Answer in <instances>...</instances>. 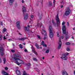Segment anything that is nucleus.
I'll use <instances>...</instances> for the list:
<instances>
[{
	"mask_svg": "<svg viewBox=\"0 0 75 75\" xmlns=\"http://www.w3.org/2000/svg\"><path fill=\"white\" fill-rule=\"evenodd\" d=\"M52 26L50 25L49 26V31L50 32L49 36L50 38H52L54 37V35H53V33H52Z\"/></svg>",
	"mask_w": 75,
	"mask_h": 75,
	"instance_id": "1",
	"label": "nucleus"
},
{
	"mask_svg": "<svg viewBox=\"0 0 75 75\" xmlns=\"http://www.w3.org/2000/svg\"><path fill=\"white\" fill-rule=\"evenodd\" d=\"M43 29H42V35H44L45 37L43 38V40H46L47 38V33H46V31H45V30H44V25L42 26Z\"/></svg>",
	"mask_w": 75,
	"mask_h": 75,
	"instance_id": "2",
	"label": "nucleus"
},
{
	"mask_svg": "<svg viewBox=\"0 0 75 75\" xmlns=\"http://www.w3.org/2000/svg\"><path fill=\"white\" fill-rule=\"evenodd\" d=\"M69 53H63L62 54V56L60 57L63 60H67V56L68 55Z\"/></svg>",
	"mask_w": 75,
	"mask_h": 75,
	"instance_id": "3",
	"label": "nucleus"
},
{
	"mask_svg": "<svg viewBox=\"0 0 75 75\" xmlns=\"http://www.w3.org/2000/svg\"><path fill=\"white\" fill-rule=\"evenodd\" d=\"M15 56L14 57V59L15 61H16L15 62L16 64H18V60H20L19 58H18L19 57V56L18 54H15Z\"/></svg>",
	"mask_w": 75,
	"mask_h": 75,
	"instance_id": "4",
	"label": "nucleus"
},
{
	"mask_svg": "<svg viewBox=\"0 0 75 75\" xmlns=\"http://www.w3.org/2000/svg\"><path fill=\"white\" fill-rule=\"evenodd\" d=\"M4 50H5L3 47H0V54L1 56H3V55L4 54Z\"/></svg>",
	"mask_w": 75,
	"mask_h": 75,
	"instance_id": "5",
	"label": "nucleus"
},
{
	"mask_svg": "<svg viewBox=\"0 0 75 75\" xmlns=\"http://www.w3.org/2000/svg\"><path fill=\"white\" fill-rule=\"evenodd\" d=\"M56 23L57 24V26L58 27V25L60 24V19L59 18L58 14H57L56 16Z\"/></svg>",
	"mask_w": 75,
	"mask_h": 75,
	"instance_id": "6",
	"label": "nucleus"
},
{
	"mask_svg": "<svg viewBox=\"0 0 75 75\" xmlns=\"http://www.w3.org/2000/svg\"><path fill=\"white\" fill-rule=\"evenodd\" d=\"M71 10L70 9L68 8L65 11V13L64 14L65 16H68V15H69L70 14V13H71Z\"/></svg>",
	"mask_w": 75,
	"mask_h": 75,
	"instance_id": "7",
	"label": "nucleus"
},
{
	"mask_svg": "<svg viewBox=\"0 0 75 75\" xmlns=\"http://www.w3.org/2000/svg\"><path fill=\"white\" fill-rule=\"evenodd\" d=\"M62 28L63 33L64 34H65L66 33V26L65 25L63 26Z\"/></svg>",
	"mask_w": 75,
	"mask_h": 75,
	"instance_id": "8",
	"label": "nucleus"
},
{
	"mask_svg": "<svg viewBox=\"0 0 75 75\" xmlns=\"http://www.w3.org/2000/svg\"><path fill=\"white\" fill-rule=\"evenodd\" d=\"M20 21H18L16 22V27L18 30H20V28H21V27L20 26Z\"/></svg>",
	"mask_w": 75,
	"mask_h": 75,
	"instance_id": "9",
	"label": "nucleus"
},
{
	"mask_svg": "<svg viewBox=\"0 0 75 75\" xmlns=\"http://www.w3.org/2000/svg\"><path fill=\"white\" fill-rule=\"evenodd\" d=\"M22 11L23 12V15H25V13H26V11H27V9L25 7L23 6L22 8Z\"/></svg>",
	"mask_w": 75,
	"mask_h": 75,
	"instance_id": "10",
	"label": "nucleus"
},
{
	"mask_svg": "<svg viewBox=\"0 0 75 75\" xmlns=\"http://www.w3.org/2000/svg\"><path fill=\"white\" fill-rule=\"evenodd\" d=\"M59 45L58 47V49H60L61 47V45H62V43H61V38H60V39L59 41Z\"/></svg>",
	"mask_w": 75,
	"mask_h": 75,
	"instance_id": "11",
	"label": "nucleus"
},
{
	"mask_svg": "<svg viewBox=\"0 0 75 75\" xmlns=\"http://www.w3.org/2000/svg\"><path fill=\"white\" fill-rule=\"evenodd\" d=\"M28 14L27 13H25V14L24 15V16H25L24 17V20H26L28 18Z\"/></svg>",
	"mask_w": 75,
	"mask_h": 75,
	"instance_id": "12",
	"label": "nucleus"
},
{
	"mask_svg": "<svg viewBox=\"0 0 75 75\" xmlns=\"http://www.w3.org/2000/svg\"><path fill=\"white\" fill-rule=\"evenodd\" d=\"M14 2V0H9V4L10 6L13 5V3Z\"/></svg>",
	"mask_w": 75,
	"mask_h": 75,
	"instance_id": "13",
	"label": "nucleus"
},
{
	"mask_svg": "<svg viewBox=\"0 0 75 75\" xmlns=\"http://www.w3.org/2000/svg\"><path fill=\"white\" fill-rule=\"evenodd\" d=\"M32 52H33V53H34L35 54H36V55H37V53L35 52V49H34V48L33 47V46H32Z\"/></svg>",
	"mask_w": 75,
	"mask_h": 75,
	"instance_id": "14",
	"label": "nucleus"
},
{
	"mask_svg": "<svg viewBox=\"0 0 75 75\" xmlns=\"http://www.w3.org/2000/svg\"><path fill=\"white\" fill-rule=\"evenodd\" d=\"M16 73L17 75H21V72L18 69L16 70Z\"/></svg>",
	"mask_w": 75,
	"mask_h": 75,
	"instance_id": "15",
	"label": "nucleus"
},
{
	"mask_svg": "<svg viewBox=\"0 0 75 75\" xmlns=\"http://www.w3.org/2000/svg\"><path fill=\"white\" fill-rule=\"evenodd\" d=\"M2 73L3 75H8V74L5 71H2Z\"/></svg>",
	"mask_w": 75,
	"mask_h": 75,
	"instance_id": "16",
	"label": "nucleus"
},
{
	"mask_svg": "<svg viewBox=\"0 0 75 75\" xmlns=\"http://www.w3.org/2000/svg\"><path fill=\"white\" fill-rule=\"evenodd\" d=\"M19 60L21 62H20V63L18 62V64H17L18 65H19V64H24V62L23 61H21V60L20 59V60Z\"/></svg>",
	"mask_w": 75,
	"mask_h": 75,
	"instance_id": "17",
	"label": "nucleus"
},
{
	"mask_svg": "<svg viewBox=\"0 0 75 75\" xmlns=\"http://www.w3.org/2000/svg\"><path fill=\"white\" fill-rule=\"evenodd\" d=\"M62 74L63 75H68L65 71H63Z\"/></svg>",
	"mask_w": 75,
	"mask_h": 75,
	"instance_id": "18",
	"label": "nucleus"
},
{
	"mask_svg": "<svg viewBox=\"0 0 75 75\" xmlns=\"http://www.w3.org/2000/svg\"><path fill=\"white\" fill-rule=\"evenodd\" d=\"M25 30H26V32L27 31H29V29L28 28V27H24Z\"/></svg>",
	"mask_w": 75,
	"mask_h": 75,
	"instance_id": "19",
	"label": "nucleus"
},
{
	"mask_svg": "<svg viewBox=\"0 0 75 75\" xmlns=\"http://www.w3.org/2000/svg\"><path fill=\"white\" fill-rule=\"evenodd\" d=\"M25 39H26V38H23L19 39V40H21V41H24L25 40Z\"/></svg>",
	"mask_w": 75,
	"mask_h": 75,
	"instance_id": "20",
	"label": "nucleus"
},
{
	"mask_svg": "<svg viewBox=\"0 0 75 75\" xmlns=\"http://www.w3.org/2000/svg\"><path fill=\"white\" fill-rule=\"evenodd\" d=\"M33 61H36V62H37L38 61V60H37V58H33Z\"/></svg>",
	"mask_w": 75,
	"mask_h": 75,
	"instance_id": "21",
	"label": "nucleus"
},
{
	"mask_svg": "<svg viewBox=\"0 0 75 75\" xmlns=\"http://www.w3.org/2000/svg\"><path fill=\"white\" fill-rule=\"evenodd\" d=\"M35 45L36 47L38 48V49H39V46H38V44L36 43L35 44Z\"/></svg>",
	"mask_w": 75,
	"mask_h": 75,
	"instance_id": "22",
	"label": "nucleus"
},
{
	"mask_svg": "<svg viewBox=\"0 0 75 75\" xmlns=\"http://www.w3.org/2000/svg\"><path fill=\"white\" fill-rule=\"evenodd\" d=\"M3 60L4 61V64L5 63H6V59L5 58H4L3 59Z\"/></svg>",
	"mask_w": 75,
	"mask_h": 75,
	"instance_id": "23",
	"label": "nucleus"
},
{
	"mask_svg": "<svg viewBox=\"0 0 75 75\" xmlns=\"http://www.w3.org/2000/svg\"><path fill=\"white\" fill-rule=\"evenodd\" d=\"M37 25H38V26H40V27H41L42 26V24L41 23H38L37 24Z\"/></svg>",
	"mask_w": 75,
	"mask_h": 75,
	"instance_id": "24",
	"label": "nucleus"
},
{
	"mask_svg": "<svg viewBox=\"0 0 75 75\" xmlns=\"http://www.w3.org/2000/svg\"><path fill=\"white\" fill-rule=\"evenodd\" d=\"M49 6H52V3H51V2L50 1L49 2Z\"/></svg>",
	"mask_w": 75,
	"mask_h": 75,
	"instance_id": "25",
	"label": "nucleus"
},
{
	"mask_svg": "<svg viewBox=\"0 0 75 75\" xmlns=\"http://www.w3.org/2000/svg\"><path fill=\"white\" fill-rule=\"evenodd\" d=\"M71 43L69 42H67L65 43L66 45H70Z\"/></svg>",
	"mask_w": 75,
	"mask_h": 75,
	"instance_id": "26",
	"label": "nucleus"
},
{
	"mask_svg": "<svg viewBox=\"0 0 75 75\" xmlns=\"http://www.w3.org/2000/svg\"><path fill=\"white\" fill-rule=\"evenodd\" d=\"M67 50L68 51H70V48L69 47H67Z\"/></svg>",
	"mask_w": 75,
	"mask_h": 75,
	"instance_id": "27",
	"label": "nucleus"
},
{
	"mask_svg": "<svg viewBox=\"0 0 75 75\" xmlns=\"http://www.w3.org/2000/svg\"><path fill=\"white\" fill-rule=\"evenodd\" d=\"M2 38H3V36H2V35H0V40H2Z\"/></svg>",
	"mask_w": 75,
	"mask_h": 75,
	"instance_id": "28",
	"label": "nucleus"
},
{
	"mask_svg": "<svg viewBox=\"0 0 75 75\" xmlns=\"http://www.w3.org/2000/svg\"><path fill=\"white\" fill-rule=\"evenodd\" d=\"M19 47L20 48H23V46H22V45H21L20 44L19 45Z\"/></svg>",
	"mask_w": 75,
	"mask_h": 75,
	"instance_id": "29",
	"label": "nucleus"
},
{
	"mask_svg": "<svg viewBox=\"0 0 75 75\" xmlns=\"http://www.w3.org/2000/svg\"><path fill=\"white\" fill-rule=\"evenodd\" d=\"M43 47H47V45L46 44L44 43V44L42 45Z\"/></svg>",
	"mask_w": 75,
	"mask_h": 75,
	"instance_id": "30",
	"label": "nucleus"
},
{
	"mask_svg": "<svg viewBox=\"0 0 75 75\" xmlns=\"http://www.w3.org/2000/svg\"><path fill=\"white\" fill-rule=\"evenodd\" d=\"M25 72V71H24L23 73V75H27V73H24Z\"/></svg>",
	"mask_w": 75,
	"mask_h": 75,
	"instance_id": "31",
	"label": "nucleus"
},
{
	"mask_svg": "<svg viewBox=\"0 0 75 75\" xmlns=\"http://www.w3.org/2000/svg\"><path fill=\"white\" fill-rule=\"evenodd\" d=\"M46 53H49V50H46V51L45 52Z\"/></svg>",
	"mask_w": 75,
	"mask_h": 75,
	"instance_id": "32",
	"label": "nucleus"
},
{
	"mask_svg": "<svg viewBox=\"0 0 75 75\" xmlns=\"http://www.w3.org/2000/svg\"><path fill=\"white\" fill-rule=\"evenodd\" d=\"M27 66H28V67H30L31 65V64L30 63H28L26 64Z\"/></svg>",
	"mask_w": 75,
	"mask_h": 75,
	"instance_id": "33",
	"label": "nucleus"
},
{
	"mask_svg": "<svg viewBox=\"0 0 75 75\" xmlns=\"http://www.w3.org/2000/svg\"><path fill=\"white\" fill-rule=\"evenodd\" d=\"M57 37H59V32H57Z\"/></svg>",
	"mask_w": 75,
	"mask_h": 75,
	"instance_id": "34",
	"label": "nucleus"
},
{
	"mask_svg": "<svg viewBox=\"0 0 75 75\" xmlns=\"http://www.w3.org/2000/svg\"><path fill=\"white\" fill-rule=\"evenodd\" d=\"M3 31L4 32H6V28H4L3 29Z\"/></svg>",
	"mask_w": 75,
	"mask_h": 75,
	"instance_id": "35",
	"label": "nucleus"
},
{
	"mask_svg": "<svg viewBox=\"0 0 75 75\" xmlns=\"http://www.w3.org/2000/svg\"><path fill=\"white\" fill-rule=\"evenodd\" d=\"M44 44V42L43 41H42L41 43V45H43Z\"/></svg>",
	"mask_w": 75,
	"mask_h": 75,
	"instance_id": "36",
	"label": "nucleus"
},
{
	"mask_svg": "<svg viewBox=\"0 0 75 75\" xmlns=\"http://www.w3.org/2000/svg\"><path fill=\"white\" fill-rule=\"evenodd\" d=\"M37 37L38 38H39V39H40L41 38L40 36L39 35H37Z\"/></svg>",
	"mask_w": 75,
	"mask_h": 75,
	"instance_id": "37",
	"label": "nucleus"
},
{
	"mask_svg": "<svg viewBox=\"0 0 75 75\" xmlns=\"http://www.w3.org/2000/svg\"><path fill=\"white\" fill-rule=\"evenodd\" d=\"M30 17L31 18H34V16H33V15H31L30 16Z\"/></svg>",
	"mask_w": 75,
	"mask_h": 75,
	"instance_id": "38",
	"label": "nucleus"
},
{
	"mask_svg": "<svg viewBox=\"0 0 75 75\" xmlns=\"http://www.w3.org/2000/svg\"><path fill=\"white\" fill-rule=\"evenodd\" d=\"M11 52H15V50H11Z\"/></svg>",
	"mask_w": 75,
	"mask_h": 75,
	"instance_id": "39",
	"label": "nucleus"
},
{
	"mask_svg": "<svg viewBox=\"0 0 75 75\" xmlns=\"http://www.w3.org/2000/svg\"><path fill=\"white\" fill-rule=\"evenodd\" d=\"M65 22H63L62 23V25H64V24H65Z\"/></svg>",
	"mask_w": 75,
	"mask_h": 75,
	"instance_id": "40",
	"label": "nucleus"
},
{
	"mask_svg": "<svg viewBox=\"0 0 75 75\" xmlns=\"http://www.w3.org/2000/svg\"><path fill=\"white\" fill-rule=\"evenodd\" d=\"M5 70H8V67H6L5 68Z\"/></svg>",
	"mask_w": 75,
	"mask_h": 75,
	"instance_id": "41",
	"label": "nucleus"
},
{
	"mask_svg": "<svg viewBox=\"0 0 75 75\" xmlns=\"http://www.w3.org/2000/svg\"><path fill=\"white\" fill-rule=\"evenodd\" d=\"M55 0H53V5L54 6L55 4Z\"/></svg>",
	"mask_w": 75,
	"mask_h": 75,
	"instance_id": "42",
	"label": "nucleus"
},
{
	"mask_svg": "<svg viewBox=\"0 0 75 75\" xmlns=\"http://www.w3.org/2000/svg\"><path fill=\"white\" fill-rule=\"evenodd\" d=\"M38 16H42V15L41 14H40V13H38Z\"/></svg>",
	"mask_w": 75,
	"mask_h": 75,
	"instance_id": "43",
	"label": "nucleus"
},
{
	"mask_svg": "<svg viewBox=\"0 0 75 75\" xmlns=\"http://www.w3.org/2000/svg\"><path fill=\"white\" fill-rule=\"evenodd\" d=\"M54 20L53 19L52 20V23H53V24H54Z\"/></svg>",
	"mask_w": 75,
	"mask_h": 75,
	"instance_id": "44",
	"label": "nucleus"
},
{
	"mask_svg": "<svg viewBox=\"0 0 75 75\" xmlns=\"http://www.w3.org/2000/svg\"><path fill=\"white\" fill-rule=\"evenodd\" d=\"M24 51H25V52H28V51H27V49H25Z\"/></svg>",
	"mask_w": 75,
	"mask_h": 75,
	"instance_id": "45",
	"label": "nucleus"
},
{
	"mask_svg": "<svg viewBox=\"0 0 75 75\" xmlns=\"http://www.w3.org/2000/svg\"><path fill=\"white\" fill-rule=\"evenodd\" d=\"M2 61H1V59L0 58V63H1Z\"/></svg>",
	"mask_w": 75,
	"mask_h": 75,
	"instance_id": "46",
	"label": "nucleus"
},
{
	"mask_svg": "<svg viewBox=\"0 0 75 75\" xmlns=\"http://www.w3.org/2000/svg\"><path fill=\"white\" fill-rule=\"evenodd\" d=\"M3 38H4V40H6V38L5 37V36H4Z\"/></svg>",
	"mask_w": 75,
	"mask_h": 75,
	"instance_id": "47",
	"label": "nucleus"
},
{
	"mask_svg": "<svg viewBox=\"0 0 75 75\" xmlns=\"http://www.w3.org/2000/svg\"><path fill=\"white\" fill-rule=\"evenodd\" d=\"M64 36H62L61 37V38H62V39H64Z\"/></svg>",
	"mask_w": 75,
	"mask_h": 75,
	"instance_id": "48",
	"label": "nucleus"
},
{
	"mask_svg": "<svg viewBox=\"0 0 75 75\" xmlns=\"http://www.w3.org/2000/svg\"><path fill=\"white\" fill-rule=\"evenodd\" d=\"M1 25H3V22H1Z\"/></svg>",
	"mask_w": 75,
	"mask_h": 75,
	"instance_id": "49",
	"label": "nucleus"
},
{
	"mask_svg": "<svg viewBox=\"0 0 75 75\" xmlns=\"http://www.w3.org/2000/svg\"><path fill=\"white\" fill-rule=\"evenodd\" d=\"M71 38H72V39H73V40L74 39V36H72Z\"/></svg>",
	"mask_w": 75,
	"mask_h": 75,
	"instance_id": "50",
	"label": "nucleus"
},
{
	"mask_svg": "<svg viewBox=\"0 0 75 75\" xmlns=\"http://www.w3.org/2000/svg\"><path fill=\"white\" fill-rule=\"evenodd\" d=\"M65 38H66V40H67V39H68V37H66Z\"/></svg>",
	"mask_w": 75,
	"mask_h": 75,
	"instance_id": "51",
	"label": "nucleus"
},
{
	"mask_svg": "<svg viewBox=\"0 0 75 75\" xmlns=\"http://www.w3.org/2000/svg\"><path fill=\"white\" fill-rule=\"evenodd\" d=\"M67 24L69 26V23L68 22H67Z\"/></svg>",
	"mask_w": 75,
	"mask_h": 75,
	"instance_id": "52",
	"label": "nucleus"
},
{
	"mask_svg": "<svg viewBox=\"0 0 75 75\" xmlns=\"http://www.w3.org/2000/svg\"><path fill=\"white\" fill-rule=\"evenodd\" d=\"M22 3H24V0H22Z\"/></svg>",
	"mask_w": 75,
	"mask_h": 75,
	"instance_id": "53",
	"label": "nucleus"
},
{
	"mask_svg": "<svg viewBox=\"0 0 75 75\" xmlns=\"http://www.w3.org/2000/svg\"><path fill=\"white\" fill-rule=\"evenodd\" d=\"M75 45V43H73L72 44V45Z\"/></svg>",
	"mask_w": 75,
	"mask_h": 75,
	"instance_id": "54",
	"label": "nucleus"
},
{
	"mask_svg": "<svg viewBox=\"0 0 75 75\" xmlns=\"http://www.w3.org/2000/svg\"><path fill=\"white\" fill-rule=\"evenodd\" d=\"M8 40L9 41H11V40H11V39H9Z\"/></svg>",
	"mask_w": 75,
	"mask_h": 75,
	"instance_id": "55",
	"label": "nucleus"
},
{
	"mask_svg": "<svg viewBox=\"0 0 75 75\" xmlns=\"http://www.w3.org/2000/svg\"><path fill=\"white\" fill-rule=\"evenodd\" d=\"M66 35H68V33H67L66 34Z\"/></svg>",
	"mask_w": 75,
	"mask_h": 75,
	"instance_id": "56",
	"label": "nucleus"
},
{
	"mask_svg": "<svg viewBox=\"0 0 75 75\" xmlns=\"http://www.w3.org/2000/svg\"><path fill=\"white\" fill-rule=\"evenodd\" d=\"M61 8H63V5H62L61 6Z\"/></svg>",
	"mask_w": 75,
	"mask_h": 75,
	"instance_id": "57",
	"label": "nucleus"
},
{
	"mask_svg": "<svg viewBox=\"0 0 75 75\" xmlns=\"http://www.w3.org/2000/svg\"><path fill=\"white\" fill-rule=\"evenodd\" d=\"M44 58H45L44 57H42V59H44Z\"/></svg>",
	"mask_w": 75,
	"mask_h": 75,
	"instance_id": "58",
	"label": "nucleus"
},
{
	"mask_svg": "<svg viewBox=\"0 0 75 75\" xmlns=\"http://www.w3.org/2000/svg\"><path fill=\"white\" fill-rule=\"evenodd\" d=\"M40 49H42V47H40Z\"/></svg>",
	"mask_w": 75,
	"mask_h": 75,
	"instance_id": "59",
	"label": "nucleus"
},
{
	"mask_svg": "<svg viewBox=\"0 0 75 75\" xmlns=\"http://www.w3.org/2000/svg\"><path fill=\"white\" fill-rule=\"evenodd\" d=\"M12 45H13V46H15L14 44V43H12Z\"/></svg>",
	"mask_w": 75,
	"mask_h": 75,
	"instance_id": "60",
	"label": "nucleus"
},
{
	"mask_svg": "<svg viewBox=\"0 0 75 75\" xmlns=\"http://www.w3.org/2000/svg\"><path fill=\"white\" fill-rule=\"evenodd\" d=\"M73 30H75V28H73Z\"/></svg>",
	"mask_w": 75,
	"mask_h": 75,
	"instance_id": "61",
	"label": "nucleus"
},
{
	"mask_svg": "<svg viewBox=\"0 0 75 75\" xmlns=\"http://www.w3.org/2000/svg\"><path fill=\"white\" fill-rule=\"evenodd\" d=\"M28 27H30V25H28Z\"/></svg>",
	"mask_w": 75,
	"mask_h": 75,
	"instance_id": "62",
	"label": "nucleus"
},
{
	"mask_svg": "<svg viewBox=\"0 0 75 75\" xmlns=\"http://www.w3.org/2000/svg\"><path fill=\"white\" fill-rule=\"evenodd\" d=\"M52 58H54V56H52Z\"/></svg>",
	"mask_w": 75,
	"mask_h": 75,
	"instance_id": "63",
	"label": "nucleus"
},
{
	"mask_svg": "<svg viewBox=\"0 0 75 75\" xmlns=\"http://www.w3.org/2000/svg\"><path fill=\"white\" fill-rule=\"evenodd\" d=\"M6 36H8V34H6Z\"/></svg>",
	"mask_w": 75,
	"mask_h": 75,
	"instance_id": "64",
	"label": "nucleus"
}]
</instances>
